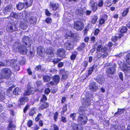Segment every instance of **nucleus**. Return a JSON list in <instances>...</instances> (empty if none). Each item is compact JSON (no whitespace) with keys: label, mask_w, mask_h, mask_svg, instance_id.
<instances>
[{"label":"nucleus","mask_w":130,"mask_h":130,"mask_svg":"<svg viewBox=\"0 0 130 130\" xmlns=\"http://www.w3.org/2000/svg\"><path fill=\"white\" fill-rule=\"evenodd\" d=\"M70 116L72 118V119L73 120H74L75 119V117H76V113H72L71 114Z\"/></svg>","instance_id":"obj_56"},{"label":"nucleus","mask_w":130,"mask_h":130,"mask_svg":"<svg viewBox=\"0 0 130 130\" xmlns=\"http://www.w3.org/2000/svg\"><path fill=\"white\" fill-rule=\"evenodd\" d=\"M44 51V49L42 46H39L37 48V52L38 54L40 56H41Z\"/></svg>","instance_id":"obj_23"},{"label":"nucleus","mask_w":130,"mask_h":130,"mask_svg":"<svg viewBox=\"0 0 130 130\" xmlns=\"http://www.w3.org/2000/svg\"><path fill=\"white\" fill-rule=\"evenodd\" d=\"M67 110V105H66L65 106H63L62 110L61 112V114H63L64 112H66Z\"/></svg>","instance_id":"obj_43"},{"label":"nucleus","mask_w":130,"mask_h":130,"mask_svg":"<svg viewBox=\"0 0 130 130\" xmlns=\"http://www.w3.org/2000/svg\"><path fill=\"white\" fill-rule=\"evenodd\" d=\"M88 64V62L87 61H84L82 63V65L84 67V68H83V69H84V70H85Z\"/></svg>","instance_id":"obj_44"},{"label":"nucleus","mask_w":130,"mask_h":130,"mask_svg":"<svg viewBox=\"0 0 130 130\" xmlns=\"http://www.w3.org/2000/svg\"><path fill=\"white\" fill-rule=\"evenodd\" d=\"M115 127L116 128L119 129L121 130H123L125 129V125L124 123H122L118 125V126L117 125H115Z\"/></svg>","instance_id":"obj_21"},{"label":"nucleus","mask_w":130,"mask_h":130,"mask_svg":"<svg viewBox=\"0 0 130 130\" xmlns=\"http://www.w3.org/2000/svg\"><path fill=\"white\" fill-rule=\"evenodd\" d=\"M50 91V90L49 88H47L45 89L44 92L46 94H48Z\"/></svg>","instance_id":"obj_64"},{"label":"nucleus","mask_w":130,"mask_h":130,"mask_svg":"<svg viewBox=\"0 0 130 130\" xmlns=\"http://www.w3.org/2000/svg\"><path fill=\"white\" fill-rule=\"evenodd\" d=\"M127 28L125 27H123L120 29V32L122 33H124L127 31Z\"/></svg>","instance_id":"obj_42"},{"label":"nucleus","mask_w":130,"mask_h":130,"mask_svg":"<svg viewBox=\"0 0 130 130\" xmlns=\"http://www.w3.org/2000/svg\"><path fill=\"white\" fill-rule=\"evenodd\" d=\"M58 115V113L57 112H56L54 115V118L55 121H56L57 120Z\"/></svg>","instance_id":"obj_50"},{"label":"nucleus","mask_w":130,"mask_h":130,"mask_svg":"<svg viewBox=\"0 0 130 130\" xmlns=\"http://www.w3.org/2000/svg\"><path fill=\"white\" fill-rule=\"evenodd\" d=\"M22 42L27 47L31 46L32 43L31 40L27 36L24 37L22 39Z\"/></svg>","instance_id":"obj_9"},{"label":"nucleus","mask_w":130,"mask_h":130,"mask_svg":"<svg viewBox=\"0 0 130 130\" xmlns=\"http://www.w3.org/2000/svg\"><path fill=\"white\" fill-rule=\"evenodd\" d=\"M129 67H128L127 64H124L123 66L122 70L124 72L127 71L128 70H129Z\"/></svg>","instance_id":"obj_33"},{"label":"nucleus","mask_w":130,"mask_h":130,"mask_svg":"<svg viewBox=\"0 0 130 130\" xmlns=\"http://www.w3.org/2000/svg\"><path fill=\"white\" fill-rule=\"evenodd\" d=\"M28 100L27 97L25 96L22 97L20 98L18 103L19 105H22L24 103L27 102Z\"/></svg>","instance_id":"obj_13"},{"label":"nucleus","mask_w":130,"mask_h":130,"mask_svg":"<svg viewBox=\"0 0 130 130\" xmlns=\"http://www.w3.org/2000/svg\"><path fill=\"white\" fill-rule=\"evenodd\" d=\"M60 73L62 75V80L63 81L66 80L68 77V75L66 72L64 70H62L61 71Z\"/></svg>","instance_id":"obj_18"},{"label":"nucleus","mask_w":130,"mask_h":130,"mask_svg":"<svg viewBox=\"0 0 130 130\" xmlns=\"http://www.w3.org/2000/svg\"><path fill=\"white\" fill-rule=\"evenodd\" d=\"M51 79V77L50 76L46 75L44 76L43 79L44 82H47L50 81Z\"/></svg>","instance_id":"obj_31"},{"label":"nucleus","mask_w":130,"mask_h":130,"mask_svg":"<svg viewBox=\"0 0 130 130\" xmlns=\"http://www.w3.org/2000/svg\"><path fill=\"white\" fill-rule=\"evenodd\" d=\"M112 0H109L107 2V4H108L107 5V6H110L112 3Z\"/></svg>","instance_id":"obj_57"},{"label":"nucleus","mask_w":130,"mask_h":130,"mask_svg":"<svg viewBox=\"0 0 130 130\" xmlns=\"http://www.w3.org/2000/svg\"><path fill=\"white\" fill-rule=\"evenodd\" d=\"M35 109H32L29 111V115L30 116H33L36 113V112L35 110Z\"/></svg>","instance_id":"obj_35"},{"label":"nucleus","mask_w":130,"mask_h":130,"mask_svg":"<svg viewBox=\"0 0 130 130\" xmlns=\"http://www.w3.org/2000/svg\"><path fill=\"white\" fill-rule=\"evenodd\" d=\"M10 63V64L13 65L14 64H15V63L16 62L15 60H9L8 61Z\"/></svg>","instance_id":"obj_54"},{"label":"nucleus","mask_w":130,"mask_h":130,"mask_svg":"<svg viewBox=\"0 0 130 130\" xmlns=\"http://www.w3.org/2000/svg\"><path fill=\"white\" fill-rule=\"evenodd\" d=\"M17 29L14 24H9L7 26V30L9 32H12L17 30Z\"/></svg>","instance_id":"obj_8"},{"label":"nucleus","mask_w":130,"mask_h":130,"mask_svg":"<svg viewBox=\"0 0 130 130\" xmlns=\"http://www.w3.org/2000/svg\"><path fill=\"white\" fill-rule=\"evenodd\" d=\"M32 124V121L31 120L29 121L27 123V126L29 127H30Z\"/></svg>","instance_id":"obj_61"},{"label":"nucleus","mask_w":130,"mask_h":130,"mask_svg":"<svg viewBox=\"0 0 130 130\" xmlns=\"http://www.w3.org/2000/svg\"><path fill=\"white\" fill-rule=\"evenodd\" d=\"M72 130H82V128L80 126L75 123H73L72 125Z\"/></svg>","instance_id":"obj_17"},{"label":"nucleus","mask_w":130,"mask_h":130,"mask_svg":"<svg viewBox=\"0 0 130 130\" xmlns=\"http://www.w3.org/2000/svg\"><path fill=\"white\" fill-rule=\"evenodd\" d=\"M52 22V19L50 18H47L46 20V22L48 23H51Z\"/></svg>","instance_id":"obj_53"},{"label":"nucleus","mask_w":130,"mask_h":130,"mask_svg":"<svg viewBox=\"0 0 130 130\" xmlns=\"http://www.w3.org/2000/svg\"><path fill=\"white\" fill-rule=\"evenodd\" d=\"M53 80L56 83V84H57L59 82L60 77L58 75H55L53 77Z\"/></svg>","instance_id":"obj_24"},{"label":"nucleus","mask_w":130,"mask_h":130,"mask_svg":"<svg viewBox=\"0 0 130 130\" xmlns=\"http://www.w3.org/2000/svg\"><path fill=\"white\" fill-rule=\"evenodd\" d=\"M125 59L127 63L130 64V54H128L126 55Z\"/></svg>","instance_id":"obj_37"},{"label":"nucleus","mask_w":130,"mask_h":130,"mask_svg":"<svg viewBox=\"0 0 130 130\" xmlns=\"http://www.w3.org/2000/svg\"><path fill=\"white\" fill-rule=\"evenodd\" d=\"M90 5L93 11H95L98 9L97 4L93 1L91 0V1L90 3Z\"/></svg>","instance_id":"obj_14"},{"label":"nucleus","mask_w":130,"mask_h":130,"mask_svg":"<svg viewBox=\"0 0 130 130\" xmlns=\"http://www.w3.org/2000/svg\"><path fill=\"white\" fill-rule=\"evenodd\" d=\"M118 37L117 36H115L112 37V41L114 42H116L117 40Z\"/></svg>","instance_id":"obj_59"},{"label":"nucleus","mask_w":130,"mask_h":130,"mask_svg":"<svg viewBox=\"0 0 130 130\" xmlns=\"http://www.w3.org/2000/svg\"><path fill=\"white\" fill-rule=\"evenodd\" d=\"M124 109H121L118 108L117 112L118 113V115H120L122 113L124 112Z\"/></svg>","instance_id":"obj_49"},{"label":"nucleus","mask_w":130,"mask_h":130,"mask_svg":"<svg viewBox=\"0 0 130 130\" xmlns=\"http://www.w3.org/2000/svg\"><path fill=\"white\" fill-rule=\"evenodd\" d=\"M15 126L12 122H11L7 128V130H15Z\"/></svg>","instance_id":"obj_20"},{"label":"nucleus","mask_w":130,"mask_h":130,"mask_svg":"<svg viewBox=\"0 0 130 130\" xmlns=\"http://www.w3.org/2000/svg\"><path fill=\"white\" fill-rule=\"evenodd\" d=\"M87 118V116L84 115H79L78 117L77 121L82 124L86 123Z\"/></svg>","instance_id":"obj_7"},{"label":"nucleus","mask_w":130,"mask_h":130,"mask_svg":"<svg viewBox=\"0 0 130 130\" xmlns=\"http://www.w3.org/2000/svg\"><path fill=\"white\" fill-rule=\"evenodd\" d=\"M83 106H80L78 109V112L79 115L88 114V112Z\"/></svg>","instance_id":"obj_12"},{"label":"nucleus","mask_w":130,"mask_h":130,"mask_svg":"<svg viewBox=\"0 0 130 130\" xmlns=\"http://www.w3.org/2000/svg\"><path fill=\"white\" fill-rule=\"evenodd\" d=\"M11 8L9 6H7L5 8V9L6 10L9 11L11 10Z\"/></svg>","instance_id":"obj_63"},{"label":"nucleus","mask_w":130,"mask_h":130,"mask_svg":"<svg viewBox=\"0 0 130 130\" xmlns=\"http://www.w3.org/2000/svg\"><path fill=\"white\" fill-rule=\"evenodd\" d=\"M103 3L102 1H100L99 2L98 4V6L99 7H101L103 6Z\"/></svg>","instance_id":"obj_51"},{"label":"nucleus","mask_w":130,"mask_h":130,"mask_svg":"<svg viewBox=\"0 0 130 130\" xmlns=\"http://www.w3.org/2000/svg\"><path fill=\"white\" fill-rule=\"evenodd\" d=\"M27 47H28L26 46L23 45L20 43L17 42H15L13 48L14 50L18 52L21 54L24 55L27 54L28 51Z\"/></svg>","instance_id":"obj_3"},{"label":"nucleus","mask_w":130,"mask_h":130,"mask_svg":"<svg viewBox=\"0 0 130 130\" xmlns=\"http://www.w3.org/2000/svg\"><path fill=\"white\" fill-rule=\"evenodd\" d=\"M84 24L80 21H75L74 24V28L77 30H82L84 28Z\"/></svg>","instance_id":"obj_6"},{"label":"nucleus","mask_w":130,"mask_h":130,"mask_svg":"<svg viewBox=\"0 0 130 130\" xmlns=\"http://www.w3.org/2000/svg\"><path fill=\"white\" fill-rule=\"evenodd\" d=\"M41 65H39L36 67L35 68V70L37 71H38L40 70L41 69Z\"/></svg>","instance_id":"obj_60"},{"label":"nucleus","mask_w":130,"mask_h":130,"mask_svg":"<svg viewBox=\"0 0 130 130\" xmlns=\"http://www.w3.org/2000/svg\"><path fill=\"white\" fill-rule=\"evenodd\" d=\"M119 78L122 81L123 80V76L122 73L119 72L118 74Z\"/></svg>","instance_id":"obj_52"},{"label":"nucleus","mask_w":130,"mask_h":130,"mask_svg":"<svg viewBox=\"0 0 130 130\" xmlns=\"http://www.w3.org/2000/svg\"><path fill=\"white\" fill-rule=\"evenodd\" d=\"M49 106L48 104L47 103H45L42 104L40 106L41 109H43L48 107Z\"/></svg>","instance_id":"obj_32"},{"label":"nucleus","mask_w":130,"mask_h":130,"mask_svg":"<svg viewBox=\"0 0 130 130\" xmlns=\"http://www.w3.org/2000/svg\"><path fill=\"white\" fill-rule=\"evenodd\" d=\"M96 82L99 84H102L104 81V79L103 76L99 74L98 75L96 78H94Z\"/></svg>","instance_id":"obj_15"},{"label":"nucleus","mask_w":130,"mask_h":130,"mask_svg":"<svg viewBox=\"0 0 130 130\" xmlns=\"http://www.w3.org/2000/svg\"><path fill=\"white\" fill-rule=\"evenodd\" d=\"M84 93L86 96L83 98L82 103L83 106L87 107L90 105L91 103L93 101L91 99L93 95L89 94V92L86 91H85Z\"/></svg>","instance_id":"obj_2"},{"label":"nucleus","mask_w":130,"mask_h":130,"mask_svg":"<svg viewBox=\"0 0 130 130\" xmlns=\"http://www.w3.org/2000/svg\"><path fill=\"white\" fill-rule=\"evenodd\" d=\"M12 72L11 70L9 68H5L2 69L0 75L3 78H7L10 76Z\"/></svg>","instance_id":"obj_5"},{"label":"nucleus","mask_w":130,"mask_h":130,"mask_svg":"<svg viewBox=\"0 0 130 130\" xmlns=\"http://www.w3.org/2000/svg\"><path fill=\"white\" fill-rule=\"evenodd\" d=\"M54 50L53 48L49 47L47 48L46 53L47 54L52 55L54 54Z\"/></svg>","instance_id":"obj_26"},{"label":"nucleus","mask_w":130,"mask_h":130,"mask_svg":"<svg viewBox=\"0 0 130 130\" xmlns=\"http://www.w3.org/2000/svg\"><path fill=\"white\" fill-rule=\"evenodd\" d=\"M61 120L64 123H65L67 122L66 118L63 116L61 117Z\"/></svg>","instance_id":"obj_62"},{"label":"nucleus","mask_w":130,"mask_h":130,"mask_svg":"<svg viewBox=\"0 0 130 130\" xmlns=\"http://www.w3.org/2000/svg\"><path fill=\"white\" fill-rule=\"evenodd\" d=\"M45 13L46 15L47 16H50L51 15V13L49 12L48 10L47 9L45 10Z\"/></svg>","instance_id":"obj_55"},{"label":"nucleus","mask_w":130,"mask_h":130,"mask_svg":"<svg viewBox=\"0 0 130 130\" xmlns=\"http://www.w3.org/2000/svg\"><path fill=\"white\" fill-rule=\"evenodd\" d=\"M10 15L11 17H13L16 19L18 18L19 17L16 13H14V12H11V13Z\"/></svg>","instance_id":"obj_36"},{"label":"nucleus","mask_w":130,"mask_h":130,"mask_svg":"<svg viewBox=\"0 0 130 130\" xmlns=\"http://www.w3.org/2000/svg\"><path fill=\"white\" fill-rule=\"evenodd\" d=\"M26 20H24L22 21L20 24V27L23 30L26 29L28 27L27 23V21L29 22L30 24H34L36 21V18L34 17L31 15H29V17L28 15L25 17Z\"/></svg>","instance_id":"obj_1"},{"label":"nucleus","mask_w":130,"mask_h":130,"mask_svg":"<svg viewBox=\"0 0 130 130\" xmlns=\"http://www.w3.org/2000/svg\"><path fill=\"white\" fill-rule=\"evenodd\" d=\"M86 44L84 43L83 42L81 43L78 47V49L79 51H81L83 50L86 46Z\"/></svg>","instance_id":"obj_34"},{"label":"nucleus","mask_w":130,"mask_h":130,"mask_svg":"<svg viewBox=\"0 0 130 130\" xmlns=\"http://www.w3.org/2000/svg\"><path fill=\"white\" fill-rule=\"evenodd\" d=\"M21 93L19 88H16L13 91V94L15 95H18Z\"/></svg>","instance_id":"obj_30"},{"label":"nucleus","mask_w":130,"mask_h":130,"mask_svg":"<svg viewBox=\"0 0 130 130\" xmlns=\"http://www.w3.org/2000/svg\"><path fill=\"white\" fill-rule=\"evenodd\" d=\"M47 99L46 96L44 95H43L41 97L40 101L42 103L46 101Z\"/></svg>","instance_id":"obj_40"},{"label":"nucleus","mask_w":130,"mask_h":130,"mask_svg":"<svg viewBox=\"0 0 130 130\" xmlns=\"http://www.w3.org/2000/svg\"><path fill=\"white\" fill-rule=\"evenodd\" d=\"M97 50L99 52H104L107 51V47H103L101 45H100L98 46Z\"/></svg>","instance_id":"obj_19"},{"label":"nucleus","mask_w":130,"mask_h":130,"mask_svg":"<svg viewBox=\"0 0 130 130\" xmlns=\"http://www.w3.org/2000/svg\"><path fill=\"white\" fill-rule=\"evenodd\" d=\"M103 53H102V56H101V57L102 56V58H106L107 57V56L108 55V53L106 52H105V53H104V52H103ZM100 55H98V57L99 58L101 56H100Z\"/></svg>","instance_id":"obj_39"},{"label":"nucleus","mask_w":130,"mask_h":130,"mask_svg":"<svg viewBox=\"0 0 130 130\" xmlns=\"http://www.w3.org/2000/svg\"><path fill=\"white\" fill-rule=\"evenodd\" d=\"M32 90L30 88H28L24 92V95L25 96L30 95L31 93Z\"/></svg>","instance_id":"obj_29"},{"label":"nucleus","mask_w":130,"mask_h":130,"mask_svg":"<svg viewBox=\"0 0 130 130\" xmlns=\"http://www.w3.org/2000/svg\"><path fill=\"white\" fill-rule=\"evenodd\" d=\"M89 87L90 90L93 92L96 91L99 89L98 85L96 82L91 83L89 85Z\"/></svg>","instance_id":"obj_10"},{"label":"nucleus","mask_w":130,"mask_h":130,"mask_svg":"<svg viewBox=\"0 0 130 130\" xmlns=\"http://www.w3.org/2000/svg\"><path fill=\"white\" fill-rule=\"evenodd\" d=\"M33 2V0H24V4L27 7L31 6Z\"/></svg>","instance_id":"obj_22"},{"label":"nucleus","mask_w":130,"mask_h":130,"mask_svg":"<svg viewBox=\"0 0 130 130\" xmlns=\"http://www.w3.org/2000/svg\"><path fill=\"white\" fill-rule=\"evenodd\" d=\"M42 114L40 113H39L37 117L36 118L35 120L36 122L38 121L41 118Z\"/></svg>","instance_id":"obj_46"},{"label":"nucleus","mask_w":130,"mask_h":130,"mask_svg":"<svg viewBox=\"0 0 130 130\" xmlns=\"http://www.w3.org/2000/svg\"><path fill=\"white\" fill-rule=\"evenodd\" d=\"M106 65L107 66H110L106 69V73L107 76L109 77V75H113L115 73L117 65L115 63L112 64L111 63H107Z\"/></svg>","instance_id":"obj_4"},{"label":"nucleus","mask_w":130,"mask_h":130,"mask_svg":"<svg viewBox=\"0 0 130 130\" xmlns=\"http://www.w3.org/2000/svg\"><path fill=\"white\" fill-rule=\"evenodd\" d=\"M50 6L52 8L53 10H56L58 7V5L57 4H56L54 3L51 2L50 3Z\"/></svg>","instance_id":"obj_25"},{"label":"nucleus","mask_w":130,"mask_h":130,"mask_svg":"<svg viewBox=\"0 0 130 130\" xmlns=\"http://www.w3.org/2000/svg\"><path fill=\"white\" fill-rule=\"evenodd\" d=\"M77 54V52L76 51H75L73 52L71 56V59L73 60L75 59Z\"/></svg>","instance_id":"obj_28"},{"label":"nucleus","mask_w":130,"mask_h":130,"mask_svg":"<svg viewBox=\"0 0 130 130\" xmlns=\"http://www.w3.org/2000/svg\"><path fill=\"white\" fill-rule=\"evenodd\" d=\"M128 8H127L125 10L123 11L122 14L123 16H125L128 12Z\"/></svg>","instance_id":"obj_48"},{"label":"nucleus","mask_w":130,"mask_h":130,"mask_svg":"<svg viewBox=\"0 0 130 130\" xmlns=\"http://www.w3.org/2000/svg\"><path fill=\"white\" fill-rule=\"evenodd\" d=\"M98 17L96 15H94L92 18V23L93 24H95L96 22Z\"/></svg>","instance_id":"obj_45"},{"label":"nucleus","mask_w":130,"mask_h":130,"mask_svg":"<svg viewBox=\"0 0 130 130\" xmlns=\"http://www.w3.org/2000/svg\"><path fill=\"white\" fill-rule=\"evenodd\" d=\"M65 53V50L64 49L60 48L57 50L56 54L58 56L61 57L64 56Z\"/></svg>","instance_id":"obj_11"},{"label":"nucleus","mask_w":130,"mask_h":130,"mask_svg":"<svg viewBox=\"0 0 130 130\" xmlns=\"http://www.w3.org/2000/svg\"><path fill=\"white\" fill-rule=\"evenodd\" d=\"M5 99V95L3 93L0 92V101H2Z\"/></svg>","instance_id":"obj_41"},{"label":"nucleus","mask_w":130,"mask_h":130,"mask_svg":"<svg viewBox=\"0 0 130 130\" xmlns=\"http://www.w3.org/2000/svg\"><path fill=\"white\" fill-rule=\"evenodd\" d=\"M60 60V59L58 58H57L54 59L53 60L52 62L54 64H55L58 63Z\"/></svg>","instance_id":"obj_47"},{"label":"nucleus","mask_w":130,"mask_h":130,"mask_svg":"<svg viewBox=\"0 0 130 130\" xmlns=\"http://www.w3.org/2000/svg\"><path fill=\"white\" fill-rule=\"evenodd\" d=\"M124 55L123 53H120L119 54H118L115 55V56L118 57H120Z\"/></svg>","instance_id":"obj_58"},{"label":"nucleus","mask_w":130,"mask_h":130,"mask_svg":"<svg viewBox=\"0 0 130 130\" xmlns=\"http://www.w3.org/2000/svg\"><path fill=\"white\" fill-rule=\"evenodd\" d=\"M24 3H19L17 6V9L20 10H22L24 7Z\"/></svg>","instance_id":"obj_27"},{"label":"nucleus","mask_w":130,"mask_h":130,"mask_svg":"<svg viewBox=\"0 0 130 130\" xmlns=\"http://www.w3.org/2000/svg\"><path fill=\"white\" fill-rule=\"evenodd\" d=\"M94 66L95 65L93 66L92 68H90L89 69L88 71V75H87L86 76L87 77L89 75L91 74L94 68Z\"/></svg>","instance_id":"obj_38"},{"label":"nucleus","mask_w":130,"mask_h":130,"mask_svg":"<svg viewBox=\"0 0 130 130\" xmlns=\"http://www.w3.org/2000/svg\"><path fill=\"white\" fill-rule=\"evenodd\" d=\"M73 45L71 42L69 41H67L65 43V46L66 49L71 50L73 48Z\"/></svg>","instance_id":"obj_16"}]
</instances>
